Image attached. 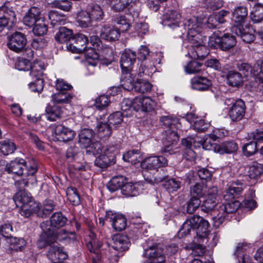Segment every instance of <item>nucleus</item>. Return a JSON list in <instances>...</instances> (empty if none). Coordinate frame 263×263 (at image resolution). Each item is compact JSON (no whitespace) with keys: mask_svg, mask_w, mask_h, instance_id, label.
I'll return each instance as SVG.
<instances>
[{"mask_svg":"<svg viewBox=\"0 0 263 263\" xmlns=\"http://www.w3.org/2000/svg\"><path fill=\"white\" fill-rule=\"evenodd\" d=\"M247 168L248 176L251 179H256L263 173V164L257 161L251 162Z\"/></svg>","mask_w":263,"mask_h":263,"instance_id":"38","label":"nucleus"},{"mask_svg":"<svg viewBox=\"0 0 263 263\" xmlns=\"http://www.w3.org/2000/svg\"><path fill=\"white\" fill-rule=\"evenodd\" d=\"M54 133L57 138L63 142H67L73 139L75 136V132L61 124L55 127Z\"/></svg>","mask_w":263,"mask_h":263,"instance_id":"31","label":"nucleus"},{"mask_svg":"<svg viewBox=\"0 0 263 263\" xmlns=\"http://www.w3.org/2000/svg\"><path fill=\"white\" fill-rule=\"evenodd\" d=\"M27 43L25 35L19 32L13 33L10 38L7 45L8 48L16 52L23 51Z\"/></svg>","mask_w":263,"mask_h":263,"instance_id":"14","label":"nucleus"},{"mask_svg":"<svg viewBox=\"0 0 263 263\" xmlns=\"http://www.w3.org/2000/svg\"><path fill=\"white\" fill-rule=\"evenodd\" d=\"M145 182H136L135 183L125 182L121 189V193L127 197L136 196L144 189Z\"/></svg>","mask_w":263,"mask_h":263,"instance_id":"25","label":"nucleus"},{"mask_svg":"<svg viewBox=\"0 0 263 263\" xmlns=\"http://www.w3.org/2000/svg\"><path fill=\"white\" fill-rule=\"evenodd\" d=\"M13 199L16 205L20 207V214L24 217H29L40 210L39 204L32 199L30 194L26 190L17 192Z\"/></svg>","mask_w":263,"mask_h":263,"instance_id":"5","label":"nucleus"},{"mask_svg":"<svg viewBox=\"0 0 263 263\" xmlns=\"http://www.w3.org/2000/svg\"><path fill=\"white\" fill-rule=\"evenodd\" d=\"M135 90L141 93L149 92L152 89V85L149 82L143 79H137L135 82Z\"/></svg>","mask_w":263,"mask_h":263,"instance_id":"58","label":"nucleus"},{"mask_svg":"<svg viewBox=\"0 0 263 263\" xmlns=\"http://www.w3.org/2000/svg\"><path fill=\"white\" fill-rule=\"evenodd\" d=\"M90 43L92 47L88 48L85 53L87 69L89 70L91 68L97 66L99 63V53L96 50L99 51L102 49V43L97 35H92L90 37Z\"/></svg>","mask_w":263,"mask_h":263,"instance_id":"7","label":"nucleus"},{"mask_svg":"<svg viewBox=\"0 0 263 263\" xmlns=\"http://www.w3.org/2000/svg\"><path fill=\"white\" fill-rule=\"evenodd\" d=\"M246 109L245 102L241 99H238L234 105L230 107L228 115L232 121H238L243 118Z\"/></svg>","mask_w":263,"mask_h":263,"instance_id":"21","label":"nucleus"},{"mask_svg":"<svg viewBox=\"0 0 263 263\" xmlns=\"http://www.w3.org/2000/svg\"><path fill=\"white\" fill-rule=\"evenodd\" d=\"M76 21L78 25L83 28L88 27L92 22L88 11L84 10H81L78 12Z\"/></svg>","mask_w":263,"mask_h":263,"instance_id":"48","label":"nucleus"},{"mask_svg":"<svg viewBox=\"0 0 263 263\" xmlns=\"http://www.w3.org/2000/svg\"><path fill=\"white\" fill-rule=\"evenodd\" d=\"M216 146L217 153L220 154L233 153L238 149L236 143L232 141L224 142Z\"/></svg>","mask_w":263,"mask_h":263,"instance_id":"42","label":"nucleus"},{"mask_svg":"<svg viewBox=\"0 0 263 263\" xmlns=\"http://www.w3.org/2000/svg\"><path fill=\"white\" fill-rule=\"evenodd\" d=\"M9 249L11 252H18L23 251L26 245L25 240L22 238L10 237L9 238Z\"/></svg>","mask_w":263,"mask_h":263,"instance_id":"47","label":"nucleus"},{"mask_svg":"<svg viewBox=\"0 0 263 263\" xmlns=\"http://www.w3.org/2000/svg\"><path fill=\"white\" fill-rule=\"evenodd\" d=\"M124 161L135 164L142 160L141 154L139 150L133 149L127 152L123 155Z\"/></svg>","mask_w":263,"mask_h":263,"instance_id":"52","label":"nucleus"},{"mask_svg":"<svg viewBox=\"0 0 263 263\" xmlns=\"http://www.w3.org/2000/svg\"><path fill=\"white\" fill-rule=\"evenodd\" d=\"M217 136L213 134H209L205 136L203 140L197 141L198 146L202 145L203 148L208 151H213L217 153V147L219 144L215 143L214 142L217 139Z\"/></svg>","mask_w":263,"mask_h":263,"instance_id":"35","label":"nucleus"},{"mask_svg":"<svg viewBox=\"0 0 263 263\" xmlns=\"http://www.w3.org/2000/svg\"><path fill=\"white\" fill-rule=\"evenodd\" d=\"M48 18L51 24L54 26L58 25H64L66 22V17L65 15L60 14L56 11L51 10L48 13Z\"/></svg>","mask_w":263,"mask_h":263,"instance_id":"51","label":"nucleus"},{"mask_svg":"<svg viewBox=\"0 0 263 263\" xmlns=\"http://www.w3.org/2000/svg\"><path fill=\"white\" fill-rule=\"evenodd\" d=\"M228 84L233 87H238L242 84V76L237 71L231 70L227 75Z\"/></svg>","mask_w":263,"mask_h":263,"instance_id":"50","label":"nucleus"},{"mask_svg":"<svg viewBox=\"0 0 263 263\" xmlns=\"http://www.w3.org/2000/svg\"><path fill=\"white\" fill-rule=\"evenodd\" d=\"M156 106L155 101L149 97H136L133 101V109L136 111H149Z\"/></svg>","mask_w":263,"mask_h":263,"instance_id":"16","label":"nucleus"},{"mask_svg":"<svg viewBox=\"0 0 263 263\" xmlns=\"http://www.w3.org/2000/svg\"><path fill=\"white\" fill-rule=\"evenodd\" d=\"M167 165V159L163 156H151L145 158L141 163V166L146 170L143 175L145 182L154 184L161 182L164 176L160 175L158 169Z\"/></svg>","mask_w":263,"mask_h":263,"instance_id":"3","label":"nucleus"},{"mask_svg":"<svg viewBox=\"0 0 263 263\" xmlns=\"http://www.w3.org/2000/svg\"><path fill=\"white\" fill-rule=\"evenodd\" d=\"M129 114L116 111L111 115L107 118V122L111 126L112 125L115 128L117 127L121 124L123 122V118L127 116Z\"/></svg>","mask_w":263,"mask_h":263,"instance_id":"54","label":"nucleus"},{"mask_svg":"<svg viewBox=\"0 0 263 263\" xmlns=\"http://www.w3.org/2000/svg\"><path fill=\"white\" fill-rule=\"evenodd\" d=\"M67 199L73 205H77L80 203V196L78 193L77 190L74 187H69L66 191Z\"/></svg>","mask_w":263,"mask_h":263,"instance_id":"60","label":"nucleus"},{"mask_svg":"<svg viewBox=\"0 0 263 263\" xmlns=\"http://www.w3.org/2000/svg\"><path fill=\"white\" fill-rule=\"evenodd\" d=\"M95 130L98 137L104 140L108 139L112 134L111 127L107 122H98Z\"/></svg>","mask_w":263,"mask_h":263,"instance_id":"37","label":"nucleus"},{"mask_svg":"<svg viewBox=\"0 0 263 263\" xmlns=\"http://www.w3.org/2000/svg\"><path fill=\"white\" fill-rule=\"evenodd\" d=\"M62 114L61 108L57 105H49L46 108V118L50 121H54L61 118Z\"/></svg>","mask_w":263,"mask_h":263,"instance_id":"46","label":"nucleus"},{"mask_svg":"<svg viewBox=\"0 0 263 263\" xmlns=\"http://www.w3.org/2000/svg\"><path fill=\"white\" fill-rule=\"evenodd\" d=\"M191 87L199 91H204L212 85L211 81L205 77H195L191 80Z\"/></svg>","mask_w":263,"mask_h":263,"instance_id":"36","label":"nucleus"},{"mask_svg":"<svg viewBox=\"0 0 263 263\" xmlns=\"http://www.w3.org/2000/svg\"><path fill=\"white\" fill-rule=\"evenodd\" d=\"M200 217L194 215L187 219L183 223L181 228L179 230V233L181 236L188 235L192 229H196L197 223L200 221Z\"/></svg>","mask_w":263,"mask_h":263,"instance_id":"34","label":"nucleus"},{"mask_svg":"<svg viewBox=\"0 0 263 263\" xmlns=\"http://www.w3.org/2000/svg\"><path fill=\"white\" fill-rule=\"evenodd\" d=\"M236 43L234 36L226 33L221 37L217 36L215 35L209 38V45L213 47L218 46L222 50L226 51L233 48Z\"/></svg>","mask_w":263,"mask_h":263,"instance_id":"8","label":"nucleus"},{"mask_svg":"<svg viewBox=\"0 0 263 263\" xmlns=\"http://www.w3.org/2000/svg\"><path fill=\"white\" fill-rule=\"evenodd\" d=\"M53 236L55 238V241H60L63 243H68L71 241H74L75 239V235L73 233L68 232L65 230H60L56 232L54 231Z\"/></svg>","mask_w":263,"mask_h":263,"instance_id":"41","label":"nucleus"},{"mask_svg":"<svg viewBox=\"0 0 263 263\" xmlns=\"http://www.w3.org/2000/svg\"><path fill=\"white\" fill-rule=\"evenodd\" d=\"M47 257L52 262H61L67 259L68 255L58 242L52 243L47 253Z\"/></svg>","mask_w":263,"mask_h":263,"instance_id":"19","label":"nucleus"},{"mask_svg":"<svg viewBox=\"0 0 263 263\" xmlns=\"http://www.w3.org/2000/svg\"><path fill=\"white\" fill-rule=\"evenodd\" d=\"M122 86L124 89L130 90L134 88V79L132 77V74L126 72L124 76L122 77Z\"/></svg>","mask_w":263,"mask_h":263,"instance_id":"62","label":"nucleus"},{"mask_svg":"<svg viewBox=\"0 0 263 263\" xmlns=\"http://www.w3.org/2000/svg\"><path fill=\"white\" fill-rule=\"evenodd\" d=\"M6 3L0 8V32L6 27H11L16 22L13 10Z\"/></svg>","mask_w":263,"mask_h":263,"instance_id":"9","label":"nucleus"},{"mask_svg":"<svg viewBox=\"0 0 263 263\" xmlns=\"http://www.w3.org/2000/svg\"><path fill=\"white\" fill-rule=\"evenodd\" d=\"M144 255L150 261L147 263H163L165 261L162 250L157 245H153L144 249Z\"/></svg>","mask_w":263,"mask_h":263,"instance_id":"20","label":"nucleus"},{"mask_svg":"<svg viewBox=\"0 0 263 263\" xmlns=\"http://www.w3.org/2000/svg\"><path fill=\"white\" fill-rule=\"evenodd\" d=\"M180 23L181 15L176 10H168L163 15V25L174 31V35L176 37H181L183 34Z\"/></svg>","mask_w":263,"mask_h":263,"instance_id":"6","label":"nucleus"},{"mask_svg":"<svg viewBox=\"0 0 263 263\" xmlns=\"http://www.w3.org/2000/svg\"><path fill=\"white\" fill-rule=\"evenodd\" d=\"M42 18L40 9L36 7H32L24 16L23 22L26 26L32 27L39 20Z\"/></svg>","mask_w":263,"mask_h":263,"instance_id":"28","label":"nucleus"},{"mask_svg":"<svg viewBox=\"0 0 263 263\" xmlns=\"http://www.w3.org/2000/svg\"><path fill=\"white\" fill-rule=\"evenodd\" d=\"M229 14V12L226 10H220L217 13H216L214 16H211L208 21V23L210 24L211 23L212 27L213 28H215L216 27L217 24H215V23H217L218 24H223L226 22V17Z\"/></svg>","mask_w":263,"mask_h":263,"instance_id":"45","label":"nucleus"},{"mask_svg":"<svg viewBox=\"0 0 263 263\" xmlns=\"http://www.w3.org/2000/svg\"><path fill=\"white\" fill-rule=\"evenodd\" d=\"M45 69L44 63L40 60L36 59L33 63H30V76L32 78L33 83L39 85L41 89H42L43 87L42 77Z\"/></svg>","mask_w":263,"mask_h":263,"instance_id":"12","label":"nucleus"},{"mask_svg":"<svg viewBox=\"0 0 263 263\" xmlns=\"http://www.w3.org/2000/svg\"><path fill=\"white\" fill-rule=\"evenodd\" d=\"M136 54L130 49H126L122 54L120 65L123 70L129 71L136 61Z\"/></svg>","mask_w":263,"mask_h":263,"instance_id":"30","label":"nucleus"},{"mask_svg":"<svg viewBox=\"0 0 263 263\" xmlns=\"http://www.w3.org/2000/svg\"><path fill=\"white\" fill-rule=\"evenodd\" d=\"M253 6L250 17L254 23H258L263 21V5L256 3L253 0H248L247 5Z\"/></svg>","mask_w":263,"mask_h":263,"instance_id":"26","label":"nucleus"},{"mask_svg":"<svg viewBox=\"0 0 263 263\" xmlns=\"http://www.w3.org/2000/svg\"><path fill=\"white\" fill-rule=\"evenodd\" d=\"M217 194V189L215 186L211 187L201 205V210L205 213L212 212L213 217L215 213H218V209L214 210L218 202Z\"/></svg>","mask_w":263,"mask_h":263,"instance_id":"11","label":"nucleus"},{"mask_svg":"<svg viewBox=\"0 0 263 263\" xmlns=\"http://www.w3.org/2000/svg\"><path fill=\"white\" fill-rule=\"evenodd\" d=\"M243 188L241 185L232 184L225 192L223 198L226 202L219 205L218 213L214 214L212 217L213 226L217 228L223 222L227 215L229 213L236 212L240 207V202L235 200L242 192Z\"/></svg>","mask_w":263,"mask_h":263,"instance_id":"1","label":"nucleus"},{"mask_svg":"<svg viewBox=\"0 0 263 263\" xmlns=\"http://www.w3.org/2000/svg\"><path fill=\"white\" fill-rule=\"evenodd\" d=\"M160 122L164 128L167 129H178L181 127L179 119L172 115L161 116Z\"/></svg>","mask_w":263,"mask_h":263,"instance_id":"40","label":"nucleus"},{"mask_svg":"<svg viewBox=\"0 0 263 263\" xmlns=\"http://www.w3.org/2000/svg\"><path fill=\"white\" fill-rule=\"evenodd\" d=\"M110 103L109 97L106 95H101L96 98L95 106L100 110L105 109Z\"/></svg>","mask_w":263,"mask_h":263,"instance_id":"63","label":"nucleus"},{"mask_svg":"<svg viewBox=\"0 0 263 263\" xmlns=\"http://www.w3.org/2000/svg\"><path fill=\"white\" fill-rule=\"evenodd\" d=\"M67 218L61 212L54 213L50 217V221H46L41 223V228L43 231H49L53 234L56 229H59L65 226Z\"/></svg>","mask_w":263,"mask_h":263,"instance_id":"10","label":"nucleus"},{"mask_svg":"<svg viewBox=\"0 0 263 263\" xmlns=\"http://www.w3.org/2000/svg\"><path fill=\"white\" fill-rule=\"evenodd\" d=\"M43 232L41 234L40 238L37 241V247L42 249L49 246V248L52 243L55 242V238L53 236V233L49 231H43Z\"/></svg>","mask_w":263,"mask_h":263,"instance_id":"39","label":"nucleus"},{"mask_svg":"<svg viewBox=\"0 0 263 263\" xmlns=\"http://www.w3.org/2000/svg\"><path fill=\"white\" fill-rule=\"evenodd\" d=\"M88 44L87 37L82 34L78 33L72 39V43L69 45V48L73 52L81 53L87 50V45Z\"/></svg>","mask_w":263,"mask_h":263,"instance_id":"18","label":"nucleus"},{"mask_svg":"<svg viewBox=\"0 0 263 263\" xmlns=\"http://www.w3.org/2000/svg\"><path fill=\"white\" fill-rule=\"evenodd\" d=\"M239 71L246 77L253 74L258 76V78L261 74H263V60H257L252 69L251 66L248 63H242L238 65Z\"/></svg>","mask_w":263,"mask_h":263,"instance_id":"17","label":"nucleus"},{"mask_svg":"<svg viewBox=\"0 0 263 263\" xmlns=\"http://www.w3.org/2000/svg\"><path fill=\"white\" fill-rule=\"evenodd\" d=\"M187 37L189 42L191 44L190 47H195L198 45L205 44L206 40L205 36L201 34V32H196V33H192L187 34Z\"/></svg>","mask_w":263,"mask_h":263,"instance_id":"43","label":"nucleus"},{"mask_svg":"<svg viewBox=\"0 0 263 263\" xmlns=\"http://www.w3.org/2000/svg\"><path fill=\"white\" fill-rule=\"evenodd\" d=\"M89 7L88 11L92 21H100L103 19L104 12L99 5L92 4Z\"/></svg>","mask_w":263,"mask_h":263,"instance_id":"55","label":"nucleus"},{"mask_svg":"<svg viewBox=\"0 0 263 263\" xmlns=\"http://www.w3.org/2000/svg\"><path fill=\"white\" fill-rule=\"evenodd\" d=\"M72 33L71 30L64 27H61L55 35V39L60 43H65L70 40Z\"/></svg>","mask_w":263,"mask_h":263,"instance_id":"53","label":"nucleus"},{"mask_svg":"<svg viewBox=\"0 0 263 263\" xmlns=\"http://www.w3.org/2000/svg\"><path fill=\"white\" fill-rule=\"evenodd\" d=\"M208 49L204 44L198 45L195 47H190L188 51V54L193 59L202 60L209 54Z\"/></svg>","mask_w":263,"mask_h":263,"instance_id":"33","label":"nucleus"},{"mask_svg":"<svg viewBox=\"0 0 263 263\" xmlns=\"http://www.w3.org/2000/svg\"><path fill=\"white\" fill-rule=\"evenodd\" d=\"M203 26V23L199 20L196 17H192L189 19H187L183 23V27L182 26L181 29L183 33L184 31L187 30V34L196 33V32H201Z\"/></svg>","mask_w":263,"mask_h":263,"instance_id":"27","label":"nucleus"},{"mask_svg":"<svg viewBox=\"0 0 263 263\" xmlns=\"http://www.w3.org/2000/svg\"><path fill=\"white\" fill-rule=\"evenodd\" d=\"M30 166H27L26 162L24 159L16 158L9 163L5 164V171L7 172L9 174H13L20 176L23 174V171L25 168L27 171Z\"/></svg>","mask_w":263,"mask_h":263,"instance_id":"15","label":"nucleus"},{"mask_svg":"<svg viewBox=\"0 0 263 263\" xmlns=\"http://www.w3.org/2000/svg\"><path fill=\"white\" fill-rule=\"evenodd\" d=\"M120 36L119 29L108 25H104L100 30V36L102 39L114 41L118 40Z\"/></svg>","mask_w":263,"mask_h":263,"instance_id":"29","label":"nucleus"},{"mask_svg":"<svg viewBox=\"0 0 263 263\" xmlns=\"http://www.w3.org/2000/svg\"><path fill=\"white\" fill-rule=\"evenodd\" d=\"M34 25L35 26L32 31L35 35L40 36L46 33L47 31V26L45 23L43 18L39 20Z\"/></svg>","mask_w":263,"mask_h":263,"instance_id":"61","label":"nucleus"},{"mask_svg":"<svg viewBox=\"0 0 263 263\" xmlns=\"http://www.w3.org/2000/svg\"><path fill=\"white\" fill-rule=\"evenodd\" d=\"M175 129H167L163 133V142L165 146L162 152L166 155L174 153L172 145L179 140L178 133Z\"/></svg>","mask_w":263,"mask_h":263,"instance_id":"13","label":"nucleus"},{"mask_svg":"<svg viewBox=\"0 0 263 263\" xmlns=\"http://www.w3.org/2000/svg\"><path fill=\"white\" fill-rule=\"evenodd\" d=\"M194 115L193 114H187L186 119L190 122H193V126L195 130L197 132H204L207 128L206 124H205L204 121L202 119L194 118Z\"/></svg>","mask_w":263,"mask_h":263,"instance_id":"56","label":"nucleus"},{"mask_svg":"<svg viewBox=\"0 0 263 263\" xmlns=\"http://www.w3.org/2000/svg\"><path fill=\"white\" fill-rule=\"evenodd\" d=\"M232 20L234 25L231 28V31L239 36L243 42L250 43L255 40V32L252 26L246 23L248 15L246 7H237L232 13Z\"/></svg>","mask_w":263,"mask_h":263,"instance_id":"2","label":"nucleus"},{"mask_svg":"<svg viewBox=\"0 0 263 263\" xmlns=\"http://www.w3.org/2000/svg\"><path fill=\"white\" fill-rule=\"evenodd\" d=\"M164 187L168 192L177 191L181 186V182L174 178H171L166 181L163 184Z\"/></svg>","mask_w":263,"mask_h":263,"instance_id":"64","label":"nucleus"},{"mask_svg":"<svg viewBox=\"0 0 263 263\" xmlns=\"http://www.w3.org/2000/svg\"><path fill=\"white\" fill-rule=\"evenodd\" d=\"M92 148H94V149L86 150V152H91L93 155L100 154L95 160L96 166L101 168H106L115 163V155L118 152L115 145L112 144L102 147L100 143L97 142L93 143Z\"/></svg>","mask_w":263,"mask_h":263,"instance_id":"4","label":"nucleus"},{"mask_svg":"<svg viewBox=\"0 0 263 263\" xmlns=\"http://www.w3.org/2000/svg\"><path fill=\"white\" fill-rule=\"evenodd\" d=\"M93 132L89 128H84L81 130L79 134V142L82 147L84 148H89L90 150H93L92 148L93 144L92 143V138L93 137Z\"/></svg>","mask_w":263,"mask_h":263,"instance_id":"32","label":"nucleus"},{"mask_svg":"<svg viewBox=\"0 0 263 263\" xmlns=\"http://www.w3.org/2000/svg\"><path fill=\"white\" fill-rule=\"evenodd\" d=\"M106 217L107 220L112 222V227L116 231H121L126 228V219L123 215L107 211Z\"/></svg>","mask_w":263,"mask_h":263,"instance_id":"22","label":"nucleus"},{"mask_svg":"<svg viewBox=\"0 0 263 263\" xmlns=\"http://www.w3.org/2000/svg\"><path fill=\"white\" fill-rule=\"evenodd\" d=\"M112 248L119 252L127 250L130 246L129 239L126 235L117 234L112 236Z\"/></svg>","mask_w":263,"mask_h":263,"instance_id":"24","label":"nucleus"},{"mask_svg":"<svg viewBox=\"0 0 263 263\" xmlns=\"http://www.w3.org/2000/svg\"><path fill=\"white\" fill-rule=\"evenodd\" d=\"M126 182V180L122 176L114 177L108 183L107 187L108 189L111 192H114L122 189Z\"/></svg>","mask_w":263,"mask_h":263,"instance_id":"49","label":"nucleus"},{"mask_svg":"<svg viewBox=\"0 0 263 263\" xmlns=\"http://www.w3.org/2000/svg\"><path fill=\"white\" fill-rule=\"evenodd\" d=\"M209 227V222L200 217V221L196 228L197 236L200 238H206L210 232Z\"/></svg>","mask_w":263,"mask_h":263,"instance_id":"44","label":"nucleus"},{"mask_svg":"<svg viewBox=\"0 0 263 263\" xmlns=\"http://www.w3.org/2000/svg\"><path fill=\"white\" fill-rule=\"evenodd\" d=\"M15 149V144L10 140H5L0 143V152L5 156L13 153Z\"/></svg>","mask_w":263,"mask_h":263,"instance_id":"59","label":"nucleus"},{"mask_svg":"<svg viewBox=\"0 0 263 263\" xmlns=\"http://www.w3.org/2000/svg\"><path fill=\"white\" fill-rule=\"evenodd\" d=\"M37 169L35 166H31L27 172L25 173L26 174L27 178L15 182V187L20 191H23L22 189L28 186L29 184H33L35 183L36 178L34 175Z\"/></svg>","mask_w":263,"mask_h":263,"instance_id":"23","label":"nucleus"},{"mask_svg":"<svg viewBox=\"0 0 263 263\" xmlns=\"http://www.w3.org/2000/svg\"><path fill=\"white\" fill-rule=\"evenodd\" d=\"M72 98V96L70 93L61 91L52 96V100L57 104L68 103Z\"/></svg>","mask_w":263,"mask_h":263,"instance_id":"57","label":"nucleus"}]
</instances>
